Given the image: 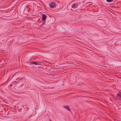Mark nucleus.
<instances>
[{"label": "nucleus", "instance_id": "9d476101", "mask_svg": "<svg viewBox=\"0 0 121 121\" xmlns=\"http://www.w3.org/2000/svg\"><path fill=\"white\" fill-rule=\"evenodd\" d=\"M25 7H26V6H25ZM30 7V5H27L26 6V8H28L29 7Z\"/></svg>", "mask_w": 121, "mask_h": 121}, {"label": "nucleus", "instance_id": "f257e3e1", "mask_svg": "<svg viewBox=\"0 0 121 121\" xmlns=\"http://www.w3.org/2000/svg\"><path fill=\"white\" fill-rule=\"evenodd\" d=\"M51 8H54L56 7V5L54 2H52L49 4Z\"/></svg>", "mask_w": 121, "mask_h": 121}, {"label": "nucleus", "instance_id": "1a4fd4ad", "mask_svg": "<svg viewBox=\"0 0 121 121\" xmlns=\"http://www.w3.org/2000/svg\"><path fill=\"white\" fill-rule=\"evenodd\" d=\"M114 0H106L107 2H111L113 1Z\"/></svg>", "mask_w": 121, "mask_h": 121}, {"label": "nucleus", "instance_id": "7ed1b4c3", "mask_svg": "<svg viewBox=\"0 0 121 121\" xmlns=\"http://www.w3.org/2000/svg\"><path fill=\"white\" fill-rule=\"evenodd\" d=\"M46 18V16L45 14H43L42 15V19L43 21H45Z\"/></svg>", "mask_w": 121, "mask_h": 121}, {"label": "nucleus", "instance_id": "20e7f679", "mask_svg": "<svg viewBox=\"0 0 121 121\" xmlns=\"http://www.w3.org/2000/svg\"><path fill=\"white\" fill-rule=\"evenodd\" d=\"M31 65V64H34L35 65H39L38 64L39 63L38 62H37V61L35 62H32L31 63V62H30L29 63Z\"/></svg>", "mask_w": 121, "mask_h": 121}, {"label": "nucleus", "instance_id": "f03ea898", "mask_svg": "<svg viewBox=\"0 0 121 121\" xmlns=\"http://www.w3.org/2000/svg\"><path fill=\"white\" fill-rule=\"evenodd\" d=\"M78 4L77 3H75L72 5V8H77L78 7Z\"/></svg>", "mask_w": 121, "mask_h": 121}, {"label": "nucleus", "instance_id": "ddd939ff", "mask_svg": "<svg viewBox=\"0 0 121 121\" xmlns=\"http://www.w3.org/2000/svg\"><path fill=\"white\" fill-rule=\"evenodd\" d=\"M15 0H13V1H15Z\"/></svg>", "mask_w": 121, "mask_h": 121}, {"label": "nucleus", "instance_id": "423d86ee", "mask_svg": "<svg viewBox=\"0 0 121 121\" xmlns=\"http://www.w3.org/2000/svg\"><path fill=\"white\" fill-rule=\"evenodd\" d=\"M30 7H36V5L34 3H33L32 4H30Z\"/></svg>", "mask_w": 121, "mask_h": 121}, {"label": "nucleus", "instance_id": "f8f14e48", "mask_svg": "<svg viewBox=\"0 0 121 121\" xmlns=\"http://www.w3.org/2000/svg\"><path fill=\"white\" fill-rule=\"evenodd\" d=\"M44 24V23H43L42 24V25H43Z\"/></svg>", "mask_w": 121, "mask_h": 121}, {"label": "nucleus", "instance_id": "0eeeda50", "mask_svg": "<svg viewBox=\"0 0 121 121\" xmlns=\"http://www.w3.org/2000/svg\"><path fill=\"white\" fill-rule=\"evenodd\" d=\"M66 9L69 10V11H67L68 12H70L72 10V9L71 8H66Z\"/></svg>", "mask_w": 121, "mask_h": 121}, {"label": "nucleus", "instance_id": "4468645a", "mask_svg": "<svg viewBox=\"0 0 121 121\" xmlns=\"http://www.w3.org/2000/svg\"><path fill=\"white\" fill-rule=\"evenodd\" d=\"M50 121H51V120H50Z\"/></svg>", "mask_w": 121, "mask_h": 121}, {"label": "nucleus", "instance_id": "9b49d317", "mask_svg": "<svg viewBox=\"0 0 121 121\" xmlns=\"http://www.w3.org/2000/svg\"><path fill=\"white\" fill-rule=\"evenodd\" d=\"M25 4H22V6H23V5L25 6Z\"/></svg>", "mask_w": 121, "mask_h": 121}, {"label": "nucleus", "instance_id": "39448f33", "mask_svg": "<svg viewBox=\"0 0 121 121\" xmlns=\"http://www.w3.org/2000/svg\"><path fill=\"white\" fill-rule=\"evenodd\" d=\"M63 107L68 111H70V110L69 107L68 106H64Z\"/></svg>", "mask_w": 121, "mask_h": 121}, {"label": "nucleus", "instance_id": "6e6552de", "mask_svg": "<svg viewBox=\"0 0 121 121\" xmlns=\"http://www.w3.org/2000/svg\"><path fill=\"white\" fill-rule=\"evenodd\" d=\"M117 96L120 97L119 98H121V93H120L119 94H117Z\"/></svg>", "mask_w": 121, "mask_h": 121}, {"label": "nucleus", "instance_id": "2eb2a0df", "mask_svg": "<svg viewBox=\"0 0 121 121\" xmlns=\"http://www.w3.org/2000/svg\"><path fill=\"white\" fill-rule=\"evenodd\" d=\"M110 100H112L111 99H110Z\"/></svg>", "mask_w": 121, "mask_h": 121}]
</instances>
